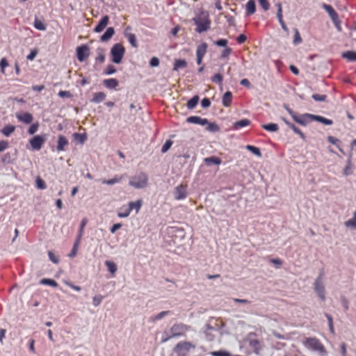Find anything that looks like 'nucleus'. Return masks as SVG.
Listing matches in <instances>:
<instances>
[{"label": "nucleus", "instance_id": "10", "mask_svg": "<svg viewBox=\"0 0 356 356\" xmlns=\"http://www.w3.org/2000/svg\"><path fill=\"white\" fill-rule=\"evenodd\" d=\"M147 184V176L143 172H140L135 177V188H143Z\"/></svg>", "mask_w": 356, "mask_h": 356}, {"label": "nucleus", "instance_id": "59", "mask_svg": "<svg viewBox=\"0 0 356 356\" xmlns=\"http://www.w3.org/2000/svg\"><path fill=\"white\" fill-rule=\"evenodd\" d=\"M38 54L37 49H33L31 51L30 54L27 56V59L29 60H33Z\"/></svg>", "mask_w": 356, "mask_h": 356}, {"label": "nucleus", "instance_id": "15", "mask_svg": "<svg viewBox=\"0 0 356 356\" xmlns=\"http://www.w3.org/2000/svg\"><path fill=\"white\" fill-rule=\"evenodd\" d=\"M251 122L248 119H243L238 121H236L233 124V129L235 130L240 129L243 127L249 126Z\"/></svg>", "mask_w": 356, "mask_h": 356}, {"label": "nucleus", "instance_id": "7", "mask_svg": "<svg viewBox=\"0 0 356 356\" xmlns=\"http://www.w3.org/2000/svg\"><path fill=\"white\" fill-rule=\"evenodd\" d=\"M323 273H320L318 277L316 278L314 282V291L317 293L318 296L324 301L325 300V288L323 284Z\"/></svg>", "mask_w": 356, "mask_h": 356}, {"label": "nucleus", "instance_id": "9", "mask_svg": "<svg viewBox=\"0 0 356 356\" xmlns=\"http://www.w3.org/2000/svg\"><path fill=\"white\" fill-rule=\"evenodd\" d=\"M77 58L80 62H82L89 56V48L87 45H81L76 49Z\"/></svg>", "mask_w": 356, "mask_h": 356}, {"label": "nucleus", "instance_id": "57", "mask_svg": "<svg viewBox=\"0 0 356 356\" xmlns=\"http://www.w3.org/2000/svg\"><path fill=\"white\" fill-rule=\"evenodd\" d=\"M115 72H116V70L114 67V66L109 65L107 66V67L105 70V74L107 75H110V74H114Z\"/></svg>", "mask_w": 356, "mask_h": 356}, {"label": "nucleus", "instance_id": "56", "mask_svg": "<svg viewBox=\"0 0 356 356\" xmlns=\"http://www.w3.org/2000/svg\"><path fill=\"white\" fill-rule=\"evenodd\" d=\"M105 60V55L104 51L102 49L98 50V56L97 57V60L100 63H103Z\"/></svg>", "mask_w": 356, "mask_h": 356}, {"label": "nucleus", "instance_id": "41", "mask_svg": "<svg viewBox=\"0 0 356 356\" xmlns=\"http://www.w3.org/2000/svg\"><path fill=\"white\" fill-rule=\"evenodd\" d=\"M8 66V60L5 58H3L1 61H0V67H1V72L3 74H5V69L6 67Z\"/></svg>", "mask_w": 356, "mask_h": 356}, {"label": "nucleus", "instance_id": "30", "mask_svg": "<svg viewBox=\"0 0 356 356\" xmlns=\"http://www.w3.org/2000/svg\"><path fill=\"white\" fill-rule=\"evenodd\" d=\"M262 128L265 130L270 132L277 131L279 129L278 125L275 123H270L266 124H263Z\"/></svg>", "mask_w": 356, "mask_h": 356}, {"label": "nucleus", "instance_id": "62", "mask_svg": "<svg viewBox=\"0 0 356 356\" xmlns=\"http://www.w3.org/2000/svg\"><path fill=\"white\" fill-rule=\"evenodd\" d=\"M48 255H49V259L53 263H54V264H58V259H57V257L54 255V254L51 251H49L48 252Z\"/></svg>", "mask_w": 356, "mask_h": 356}, {"label": "nucleus", "instance_id": "39", "mask_svg": "<svg viewBox=\"0 0 356 356\" xmlns=\"http://www.w3.org/2000/svg\"><path fill=\"white\" fill-rule=\"evenodd\" d=\"M36 186L39 189H44L46 188V184L44 181L40 177H38L35 179Z\"/></svg>", "mask_w": 356, "mask_h": 356}, {"label": "nucleus", "instance_id": "34", "mask_svg": "<svg viewBox=\"0 0 356 356\" xmlns=\"http://www.w3.org/2000/svg\"><path fill=\"white\" fill-rule=\"evenodd\" d=\"M288 127L291 129L296 134H298L300 137L302 139H305V136L303 132L296 127V125L293 123H288Z\"/></svg>", "mask_w": 356, "mask_h": 356}, {"label": "nucleus", "instance_id": "32", "mask_svg": "<svg viewBox=\"0 0 356 356\" xmlns=\"http://www.w3.org/2000/svg\"><path fill=\"white\" fill-rule=\"evenodd\" d=\"M206 125H207V127H206V129L208 131H210V132H218V131H220L219 126L216 123H215V122H208V124H207Z\"/></svg>", "mask_w": 356, "mask_h": 356}, {"label": "nucleus", "instance_id": "1", "mask_svg": "<svg viewBox=\"0 0 356 356\" xmlns=\"http://www.w3.org/2000/svg\"><path fill=\"white\" fill-rule=\"evenodd\" d=\"M191 327L183 323H175L169 330L163 332L161 337V343H165L169 339L175 337L184 336L188 331H189Z\"/></svg>", "mask_w": 356, "mask_h": 356}, {"label": "nucleus", "instance_id": "55", "mask_svg": "<svg viewBox=\"0 0 356 356\" xmlns=\"http://www.w3.org/2000/svg\"><path fill=\"white\" fill-rule=\"evenodd\" d=\"M38 123L33 124L29 127L28 132L30 135H33L38 131Z\"/></svg>", "mask_w": 356, "mask_h": 356}, {"label": "nucleus", "instance_id": "58", "mask_svg": "<svg viewBox=\"0 0 356 356\" xmlns=\"http://www.w3.org/2000/svg\"><path fill=\"white\" fill-rule=\"evenodd\" d=\"M227 40L226 39H220L215 42V44L219 47H226L227 44Z\"/></svg>", "mask_w": 356, "mask_h": 356}, {"label": "nucleus", "instance_id": "12", "mask_svg": "<svg viewBox=\"0 0 356 356\" xmlns=\"http://www.w3.org/2000/svg\"><path fill=\"white\" fill-rule=\"evenodd\" d=\"M186 122L191 124H197L202 126L208 124V120L206 118H202L200 116H190L187 118Z\"/></svg>", "mask_w": 356, "mask_h": 356}, {"label": "nucleus", "instance_id": "64", "mask_svg": "<svg viewBox=\"0 0 356 356\" xmlns=\"http://www.w3.org/2000/svg\"><path fill=\"white\" fill-rule=\"evenodd\" d=\"M213 356H228L229 354L225 351H214L211 353Z\"/></svg>", "mask_w": 356, "mask_h": 356}, {"label": "nucleus", "instance_id": "35", "mask_svg": "<svg viewBox=\"0 0 356 356\" xmlns=\"http://www.w3.org/2000/svg\"><path fill=\"white\" fill-rule=\"evenodd\" d=\"M105 264L107 266L109 272L112 275H114L117 270V266H116L115 264L113 261H106Z\"/></svg>", "mask_w": 356, "mask_h": 356}, {"label": "nucleus", "instance_id": "54", "mask_svg": "<svg viewBox=\"0 0 356 356\" xmlns=\"http://www.w3.org/2000/svg\"><path fill=\"white\" fill-rule=\"evenodd\" d=\"M214 330V328L212 327L211 325H207V330H205L204 333L205 334L207 335V339L208 340H212L213 339V337L211 336V334H210L209 331H213Z\"/></svg>", "mask_w": 356, "mask_h": 356}, {"label": "nucleus", "instance_id": "49", "mask_svg": "<svg viewBox=\"0 0 356 356\" xmlns=\"http://www.w3.org/2000/svg\"><path fill=\"white\" fill-rule=\"evenodd\" d=\"M42 284H49L52 286H57V283L54 280L51 279H43L41 280Z\"/></svg>", "mask_w": 356, "mask_h": 356}, {"label": "nucleus", "instance_id": "43", "mask_svg": "<svg viewBox=\"0 0 356 356\" xmlns=\"http://www.w3.org/2000/svg\"><path fill=\"white\" fill-rule=\"evenodd\" d=\"M102 299H103V297L102 296H100V295L95 296L92 298V304H93V305L95 307H97V306L99 305V304L102 301Z\"/></svg>", "mask_w": 356, "mask_h": 356}, {"label": "nucleus", "instance_id": "25", "mask_svg": "<svg viewBox=\"0 0 356 356\" xmlns=\"http://www.w3.org/2000/svg\"><path fill=\"white\" fill-rule=\"evenodd\" d=\"M222 162V160L217 156H210L204 159V163L207 165L216 164L220 165Z\"/></svg>", "mask_w": 356, "mask_h": 356}, {"label": "nucleus", "instance_id": "14", "mask_svg": "<svg viewBox=\"0 0 356 356\" xmlns=\"http://www.w3.org/2000/svg\"><path fill=\"white\" fill-rule=\"evenodd\" d=\"M17 118L19 121L29 124L33 120V116L29 113H22L17 115Z\"/></svg>", "mask_w": 356, "mask_h": 356}, {"label": "nucleus", "instance_id": "22", "mask_svg": "<svg viewBox=\"0 0 356 356\" xmlns=\"http://www.w3.org/2000/svg\"><path fill=\"white\" fill-rule=\"evenodd\" d=\"M312 120H316V121L320 122H321V123H323L324 124H326V125H331L333 123L332 120L325 118H324L323 116L315 115H313V114H312Z\"/></svg>", "mask_w": 356, "mask_h": 356}, {"label": "nucleus", "instance_id": "44", "mask_svg": "<svg viewBox=\"0 0 356 356\" xmlns=\"http://www.w3.org/2000/svg\"><path fill=\"white\" fill-rule=\"evenodd\" d=\"M350 174H352V164L350 161H348L343 170V175L347 176Z\"/></svg>", "mask_w": 356, "mask_h": 356}, {"label": "nucleus", "instance_id": "16", "mask_svg": "<svg viewBox=\"0 0 356 356\" xmlns=\"http://www.w3.org/2000/svg\"><path fill=\"white\" fill-rule=\"evenodd\" d=\"M323 8L325 10V11L328 13L330 18L332 19H336L337 17H339L337 13L334 10L332 6L329 4L324 3L323 5Z\"/></svg>", "mask_w": 356, "mask_h": 356}, {"label": "nucleus", "instance_id": "48", "mask_svg": "<svg viewBox=\"0 0 356 356\" xmlns=\"http://www.w3.org/2000/svg\"><path fill=\"white\" fill-rule=\"evenodd\" d=\"M247 148H248V149L250 150L255 155L261 156V152L258 147L252 146V145H248Z\"/></svg>", "mask_w": 356, "mask_h": 356}, {"label": "nucleus", "instance_id": "50", "mask_svg": "<svg viewBox=\"0 0 356 356\" xmlns=\"http://www.w3.org/2000/svg\"><path fill=\"white\" fill-rule=\"evenodd\" d=\"M232 53V49L229 47H225V49L222 51L220 58H227L230 54Z\"/></svg>", "mask_w": 356, "mask_h": 356}, {"label": "nucleus", "instance_id": "4", "mask_svg": "<svg viewBox=\"0 0 356 356\" xmlns=\"http://www.w3.org/2000/svg\"><path fill=\"white\" fill-rule=\"evenodd\" d=\"M110 54L112 62L120 64L124 54V48L122 44L116 43L111 49Z\"/></svg>", "mask_w": 356, "mask_h": 356}, {"label": "nucleus", "instance_id": "28", "mask_svg": "<svg viewBox=\"0 0 356 356\" xmlns=\"http://www.w3.org/2000/svg\"><path fill=\"white\" fill-rule=\"evenodd\" d=\"M187 66V63L185 60L178 59L175 61L173 70L178 71L179 68H184Z\"/></svg>", "mask_w": 356, "mask_h": 356}, {"label": "nucleus", "instance_id": "3", "mask_svg": "<svg viewBox=\"0 0 356 356\" xmlns=\"http://www.w3.org/2000/svg\"><path fill=\"white\" fill-rule=\"evenodd\" d=\"M193 20L197 26L195 31L197 33H202L210 29L211 20L207 14L202 13L194 17Z\"/></svg>", "mask_w": 356, "mask_h": 356}, {"label": "nucleus", "instance_id": "6", "mask_svg": "<svg viewBox=\"0 0 356 356\" xmlns=\"http://www.w3.org/2000/svg\"><path fill=\"white\" fill-rule=\"evenodd\" d=\"M286 109L288 111V113L291 115L292 118L294 120V121H296L297 123L301 125L305 126L312 120V114L305 113L303 115H297L288 106L286 107Z\"/></svg>", "mask_w": 356, "mask_h": 356}, {"label": "nucleus", "instance_id": "61", "mask_svg": "<svg viewBox=\"0 0 356 356\" xmlns=\"http://www.w3.org/2000/svg\"><path fill=\"white\" fill-rule=\"evenodd\" d=\"M327 140L330 143H332L333 145H335L337 146H338V144L340 143V140L339 139H337V138H334L333 136H331L327 137Z\"/></svg>", "mask_w": 356, "mask_h": 356}, {"label": "nucleus", "instance_id": "21", "mask_svg": "<svg viewBox=\"0 0 356 356\" xmlns=\"http://www.w3.org/2000/svg\"><path fill=\"white\" fill-rule=\"evenodd\" d=\"M133 207H134V202H129V204L128 207H126L124 209H122V208L121 209L122 211L118 212V216L120 218L127 217L129 215Z\"/></svg>", "mask_w": 356, "mask_h": 356}, {"label": "nucleus", "instance_id": "47", "mask_svg": "<svg viewBox=\"0 0 356 356\" xmlns=\"http://www.w3.org/2000/svg\"><path fill=\"white\" fill-rule=\"evenodd\" d=\"M119 181H120V179L116 177L111 179L109 180H105V179L102 180V184H107V185H113Z\"/></svg>", "mask_w": 356, "mask_h": 356}, {"label": "nucleus", "instance_id": "36", "mask_svg": "<svg viewBox=\"0 0 356 356\" xmlns=\"http://www.w3.org/2000/svg\"><path fill=\"white\" fill-rule=\"evenodd\" d=\"M345 225L348 227L356 229V212H355L353 218L345 222Z\"/></svg>", "mask_w": 356, "mask_h": 356}, {"label": "nucleus", "instance_id": "17", "mask_svg": "<svg viewBox=\"0 0 356 356\" xmlns=\"http://www.w3.org/2000/svg\"><path fill=\"white\" fill-rule=\"evenodd\" d=\"M208 45L206 42L201 43L196 49V56L204 58L207 51Z\"/></svg>", "mask_w": 356, "mask_h": 356}, {"label": "nucleus", "instance_id": "31", "mask_svg": "<svg viewBox=\"0 0 356 356\" xmlns=\"http://www.w3.org/2000/svg\"><path fill=\"white\" fill-rule=\"evenodd\" d=\"M34 27L39 31H45L47 29L46 24L42 22L41 20H39L38 19H35L33 24Z\"/></svg>", "mask_w": 356, "mask_h": 356}, {"label": "nucleus", "instance_id": "53", "mask_svg": "<svg viewBox=\"0 0 356 356\" xmlns=\"http://www.w3.org/2000/svg\"><path fill=\"white\" fill-rule=\"evenodd\" d=\"M160 60L157 57H152L149 61V65L152 67L159 66Z\"/></svg>", "mask_w": 356, "mask_h": 356}, {"label": "nucleus", "instance_id": "27", "mask_svg": "<svg viewBox=\"0 0 356 356\" xmlns=\"http://www.w3.org/2000/svg\"><path fill=\"white\" fill-rule=\"evenodd\" d=\"M199 97L197 95H195L191 99L187 102L186 106L188 109H193L197 104L199 102Z\"/></svg>", "mask_w": 356, "mask_h": 356}, {"label": "nucleus", "instance_id": "2", "mask_svg": "<svg viewBox=\"0 0 356 356\" xmlns=\"http://www.w3.org/2000/svg\"><path fill=\"white\" fill-rule=\"evenodd\" d=\"M303 345L305 348L318 352L320 354L325 355L327 353L324 345L316 337L306 338L303 341Z\"/></svg>", "mask_w": 356, "mask_h": 356}, {"label": "nucleus", "instance_id": "63", "mask_svg": "<svg viewBox=\"0 0 356 356\" xmlns=\"http://www.w3.org/2000/svg\"><path fill=\"white\" fill-rule=\"evenodd\" d=\"M247 40V37L244 34H241L238 36L236 38V41L238 44H243Z\"/></svg>", "mask_w": 356, "mask_h": 356}, {"label": "nucleus", "instance_id": "24", "mask_svg": "<svg viewBox=\"0 0 356 356\" xmlns=\"http://www.w3.org/2000/svg\"><path fill=\"white\" fill-rule=\"evenodd\" d=\"M68 144V141L65 137L63 136H59L58 139V146L57 149L58 151L64 150V147L67 146Z\"/></svg>", "mask_w": 356, "mask_h": 356}, {"label": "nucleus", "instance_id": "18", "mask_svg": "<svg viewBox=\"0 0 356 356\" xmlns=\"http://www.w3.org/2000/svg\"><path fill=\"white\" fill-rule=\"evenodd\" d=\"M115 33V30L113 27H109L106 29V32L101 36L100 40L102 42H106L109 40Z\"/></svg>", "mask_w": 356, "mask_h": 356}, {"label": "nucleus", "instance_id": "40", "mask_svg": "<svg viewBox=\"0 0 356 356\" xmlns=\"http://www.w3.org/2000/svg\"><path fill=\"white\" fill-rule=\"evenodd\" d=\"M173 142L171 140H167L161 148V152L163 153L166 152L172 145Z\"/></svg>", "mask_w": 356, "mask_h": 356}, {"label": "nucleus", "instance_id": "20", "mask_svg": "<svg viewBox=\"0 0 356 356\" xmlns=\"http://www.w3.org/2000/svg\"><path fill=\"white\" fill-rule=\"evenodd\" d=\"M246 15H251L254 14L256 11V5L255 1L254 0H249L246 3Z\"/></svg>", "mask_w": 356, "mask_h": 356}, {"label": "nucleus", "instance_id": "60", "mask_svg": "<svg viewBox=\"0 0 356 356\" xmlns=\"http://www.w3.org/2000/svg\"><path fill=\"white\" fill-rule=\"evenodd\" d=\"M332 22H333L335 27L337 28V29L339 31H342V28H341V21L339 19V17H337L336 19H332Z\"/></svg>", "mask_w": 356, "mask_h": 356}, {"label": "nucleus", "instance_id": "52", "mask_svg": "<svg viewBox=\"0 0 356 356\" xmlns=\"http://www.w3.org/2000/svg\"><path fill=\"white\" fill-rule=\"evenodd\" d=\"M260 6L264 10H267L269 9L270 4L268 0H258Z\"/></svg>", "mask_w": 356, "mask_h": 356}, {"label": "nucleus", "instance_id": "26", "mask_svg": "<svg viewBox=\"0 0 356 356\" xmlns=\"http://www.w3.org/2000/svg\"><path fill=\"white\" fill-rule=\"evenodd\" d=\"M104 84L108 88L113 89L118 86V81L115 79H109L104 80Z\"/></svg>", "mask_w": 356, "mask_h": 356}, {"label": "nucleus", "instance_id": "13", "mask_svg": "<svg viewBox=\"0 0 356 356\" xmlns=\"http://www.w3.org/2000/svg\"><path fill=\"white\" fill-rule=\"evenodd\" d=\"M109 17L107 15L104 16L97 26L95 28L94 31L96 33L102 32L108 24Z\"/></svg>", "mask_w": 356, "mask_h": 356}, {"label": "nucleus", "instance_id": "23", "mask_svg": "<svg viewBox=\"0 0 356 356\" xmlns=\"http://www.w3.org/2000/svg\"><path fill=\"white\" fill-rule=\"evenodd\" d=\"M105 97H106L105 93H104L102 92H95L93 95V97L91 99V102L95 103V104L102 102L105 99Z\"/></svg>", "mask_w": 356, "mask_h": 356}, {"label": "nucleus", "instance_id": "46", "mask_svg": "<svg viewBox=\"0 0 356 356\" xmlns=\"http://www.w3.org/2000/svg\"><path fill=\"white\" fill-rule=\"evenodd\" d=\"M78 247H79V241H75V243L73 245V248L72 249V251L69 254L70 257H74L76 256V254L77 253Z\"/></svg>", "mask_w": 356, "mask_h": 356}, {"label": "nucleus", "instance_id": "8", "mask_svg": "<svg viewBox=\"0 0 356 356\" xmlns=\"http://www.w3.org/2000/svg\"><path fill=\"white\" fill-rule=\"evenodd\" d=\"M187 185L180 184L175 188V198L177 200H180L187 197Z\"/></svg>", "mask_w": 356, "mask_h": 356}, {"label": "nucleus", "instance_id": "37", "mask_svg": "<svg viewBox=\"0 0 356 356\" xmlns=\"http://www.w3.org/2000/svg\"><path fill=\"white\" fill-rule=\"evenodd\" d=\"M302 41L300 34L298 29H294V38H293V44L297 45L301 43Z\"/></svg>", "mask_w": 356, "mask_h": 356}, {"label": "nucleus", "instance_id": "45", "mask_svg": "<svg viewBox=\"0 0 356 356\" xmlns=\"http://www.w3.org/2000/svg\"><path fill=\"white\" fill-rule=\"evenodd\" d=\"M327 96L325 95L314 94L312 98L317 102H323L326 99Z\"/></svg>", "mask_w": 356, "mask_h": 356}, {"label": "nucleus", "instance_id": "5", "mask_svg": "<svg viewBox=\"0 0 356 356\" xmlns=\"http://www.w3.org/2000/svg\"><path fill=\"white\" fill-rule=\"evenodd\" d=\"M195 348V345L188 341L179 342L174 348V353L181 356H187L188 353Z\"/></svg>", "mask_w": 356, "mask_h": 356}, {"label": "nucleus", "instance_id": "29", "mask_svg": "<svg viewBox=\"0 0 356 356\" xmlns=\"http://www.w3.org/2000/svg\"><path fill=\"white\" fill-rule=\"evenodd\" d=\"M15 130V127L13 125H6L1 129V133L5 136H9Z\"/></svg>", "mask_w": 356, "mask_h": 356}, {"label": "nucleus", "instance_id": "38", "mask_svg": "<svg viewBox=\"0 0 356 356\" xmlns=\"http://www.w3.org/2000/svg\"><path fill=\"white\" fill-rule=\"evenodd\" d=\"M222 75L220 73L216 74L211 77L212 82L218 83L220 85L222 84Z\"/></svg>", "mask_w": 356, "mask_h": 356}, {"label": "nucleus", "instance_id": "51", "mask_svg": "<svg viewBox=\"0 0 356 356\" xmlns=\"http://www.w3.org/2000/svg\"><path fill=\"white\" fill-rule=\"evenodd\" d=\"M73 136H74V138H76V140H79L81 143H83L85 142V140H86V135L80 134L78 133H74Z\"/></svg>", "mask_w": 356, "mask_h": 356}, {"label": "nucleus", "instance_id": "19", "mask_svg": "<svg viewBox=\"0 0 356 356\" xmlns=\"http://www.w3.org/2000/svg\"><path fill=\"white\" fill-rule=\"evenodd\" d=\"M232 102V93L230 91H227L222 97V105L225 107H229V106H230Z\"/></svg>", "mask_w": 356, "mask_h": 356}, {"label": "nucleus", "instance_id": "33", "mask_svg": "<svg viewBox=\"0 0 356 356\" xmlns=\"http://www.w3.org/2000/svg\"><path fill=\"white\" fill-rule=\"evenodd\" d=\"M343 57L350 61H356V52L353 51H348L343 54Z\"/></svg>", "mask_w": 356, "mask_h": 356}, {"label": "nucleus", "instance_id": "11", "mask_svg": "<svg viewBox=\"0 0 356 356\" xmlns=\"http://www.w3.org/2000/svg\"><path fill=\"white\" fill-rule=\"evenodd\" d=\"M44 142V139L42 136L38 135L34 136L30 140V145L33 149L39 150L41 149Z\"/></svg>", "mask_w": 356, "mask_h": 356}, {"label": "nucleus", "instance_id": "42", "mask_svg": "<svg viewBox=\"0 0 356 356\" xmlns=\"http://www.w3.org/2000/svg\"><path fill=\"white\" fill-rule=\"evenodd\" d=\"M170 312V311H163V312H161L160 313H159L158 314H156V316H153L152 317V320L154 321H158V320H160L162 318H163L165 316H166L167 314H168Z\"/></svg>", "mask_w": 356, "mask_h": 356}]
</instances>
